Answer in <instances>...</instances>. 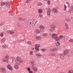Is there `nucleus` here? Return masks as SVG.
Returning a JSON list of instances; mask_svg holds the SVG:
<instances>
[{"label": "nucleus", "mask_w": 73, "mask_h": 73, "mask_svg": "<svg viewBox=\"0 0 73 73\" xmlns=\"http://www.w3.org/2000/svg\"><path fill=\"white\" fill-rule=\"evenodd\" d=\"M56 28V26L54 25H52L50 26V28L49 29V31L50 32H53L55 29Z\"/></svg>", "instance_id": "nucleus-1"}, {"label": "nucleus", "mask_w": 73, "mask_h": 73, "mask_svg": "<svg viewBox=\"0 0 73 73\" xmlns=\"http://www.w3.org/2000/svg\"><path fill=\"white\" fill-rule=\"evenodd\" d=\"M68 53H69V50H65L63 52V54L64 56H66V55H67L68 54Z\"/></svg>", "instance_id": "nucleus-2"}, {"label": "nucleus", "mask_w": 73, "mask_h": 73, "mask_svg": "<svg viewBox=\"0 0 73 73\" xmlns=\"http://www.w3.org/2000/svg\"><path fill=\"white\" fill-rule=\"evenodd\" d=\"M32 69H33V70L35 72H37L38 71L37 68L36 67H32Z\"/></svg>", "instance_id": "nucleus-3"}, {"label": "nucleus", "mask_w": 73, "mask_h": 73, "mask_svg": "<svg viewBox=\"0 0 73 73\" xmlns=\"http://www.w3.org/2000/svg\"><path fill=\"white\" fill-rule=\"evenodd\" d=\"M60 57L59 58L62 60H64V58H65V57H64V56L62 55V54H59Z\"/></svg>", "instance_id": "nucleus-4"}, {"label": "nucleus", "mask_w": 73, "mask_h": 73, "mask_svg": "<svg viewBox=\"0 0 73 73\" xmlns=\"http://www.w3.org/2000/svg\"><path fill=\"white\" fill-rule=\"evenodd\" d=\"M59 37L61 41H63V40H65V36L62 35H60L59 36Z\"/></svg>", "instance_id": "nucleus-5"}, {"label": "nucleus", "mask_w": 73, "mask_h": 73, "mask_svg": "<svg viewBox=\"0 0 73 73\" xmlns=\"http://www.w3.org/2000/svg\"><path fill=\"white\" fill-rule=\"evenodd\" d=\"M7 68H8V69H9L10 70H12L13 69L12 68V66H11L10 64H8L7 66Z\"/></svg>", "instance_id": "nucleus-6"}, {"label": "nucleus", "mask_w": 73, "mask_h": 73, "mask_svg": "<svg viewBox=\"0 0 73 73\" xmlns=\"http://www.w3.org/2000/svg\"><path fill=\"white\" fill-rule=\"evenodd\" d=\"M7 33H9V34H11V35H13V34H14L15 33V32L14 31L11 30V31H7Z\"/></svg>", "instance_id": "nucleus-7"}, {"label": "nucleus", "mask_w": 73, "mask_h": 73, "mask_svg": "<svg viewBox=\"0 0 73 73\" xmlns=\"http://www.w3.org/2000/svg\"><path fill=\"white\" fill-rule=\"evenodd\" d=\"M52 37L53 38H55L57 36V34L56 33L53 34L51 35Z\"/></svg>", "instance_id": "nucleus-8"}, {"label": "nucleus", "mask_w": 73, "mask_h": 73, "mask_svg": "<svg viewBox=\"0 0 73 73\" xmlns=\"http://www.w3.org/2000/svg\"><path fill=\"white\" fill-rule=\"evenodd\" d=\"M28 22V23L29 24V25L31 26V27H33V22L31 21V20H29Z\"/></svg>", "instance_id": "nucleus-9"}, {"label": "nucleus", "mask_w": 73, "mask_h": 73, "mask_svg": "<svg viewBox=\"0 0 73 73\" xmlns=\"http://www.w3.org/2000/svg\"><path fill=\"white\" fill-rule=\"evenodd\" d=\"M39 28L42 31H43L44 29H45V27L42 25L40 26L39 27Z\"/></svg>", "instance_id": "nucleus-10"}, {"label": "nucleus", "mask_w": 73, "mask_h": 73, "mask_svg": "<svg viewBox=\"0 0 73 73\" xmlns=\"http://www.w3.org/2000/svg\"><path fill=\"white\" fill-rule=\"evenodd\" d=\"M50 12H51V10H50V9L49 8L48 9V11H47V14L48 16H50Z\"/></svg>", "instance_id": "nucleus-11"}, {"label": "nucleus", "mask_w": 73, "mask_h": 73, "mask_svg": "<svg viewBox=\"0 0 73 73\" xmlns=\"http://www.w3.org/2000/svg\"><path fill=\"white\" fill-rule=\"evenodd\" d=\"M35 32L38 34V33H40V31L39 29H37L35 30Z\"/></svg>", "instance_id": "nucleus-12"}, {"label": "nucleus", "mask_w": 73, "mask_h": 73, "mask_svg": "<svg viewBox=\"0 0 73 73\" xmlns=\"http://www.w3.org/2000/svg\"><path fill=\"white\" fill-rule=\"evenodd\" d=\"M58 50V49L56 48H53L52 50V51L53 52H57Z\"/></svg>", "instance_id": "nucleus-13"}, {"label": "nucleus", "mask_w": 73, "mask_h": 73, "mask_svg": "<svg viewBox=\"0 0 73 73\" xmlns=\"http://www.w3.org/2000/svg\"><path fill=\"white\" fill-rule=\"evenodd\" d=\"M52 11H53L54 13H57L58 12V11L57 10V9H56L54 8L52 9Z\"/></svg>", "instance_id": "nucleus-14"}, {"label": "nucleus", "mask_w": 73, "mask_h": 73, "mask_svg": "<svg viewBox=\"0 0 73 73\" xmlns=\"http://www.w3.org/2000/svg\"><path fill=\"white\" fill-rule=\"evenodd\" d=\"M5 70V69L4 68H0V71L1 72H4Z\"/></svg>", "instance_id": "nucleus-15"}, {"label": "nucleus", "mask_w": 73, "mask_h": 73, "mask_svg": "<svg viewBox=\"0 0 73 73\" xmlns=\"http://www.w3.org/2000/svg\"><path fill=\"white\" fill-rule=\"evenodd\" d=\"M36 38L38 40H41V38L40 36H37L36 37Z\"/></svg>", "instance_id": "nucleus-16"}, {"label": "nucleus", "mask_w": 73, "mask_h": 73, "mask_svg": "<svg viewBox=\"0 0 73 73\" xmlns=\"http://www.w3.org/2000/svg\"><path fill=\"white\" fill-rule=\"evenodd\" d=\"M38 13L39 14H41L42 13V10L41 9H39L38 10Z\"/></svg>", "instance_id": "nucleus-17"}, {"label": "nucleus", "mask_w": 73, "mask_h": 73, "mask_svg": "<svg viewBox=\"0 0 73 73\" xmlns=\"http://www.w3.org/2000/svg\"><path fill=\"white\" fill-rule=\"evenodd\" d=\"M55 43L56 44V45L57 46H60V43L58 42H56Z\"/></svg>", "instance_id": "nucleus-18"}, {"label": "nucleus", "mask_w": 73, "mask_h": 73, "mask_svg": "<svg viewBox=\"0 0 73 73\" xmlns=\"http://www.w3.org/2000/svg\"><path fill=\"white\" fill-rule=\"evenodd\" d=\"M2 61H3V62H8V60H5V59H2Z\"/></svg>", "instance_id": "nucleus-19"}, {"label": "nucleus", "mask_w": 73, "mask_h": 73, "mask_svg": "<svg viewBox=\"0 0 73 73\" xmlns=\"http://www.w3.org/2000/svg\"><path fill=\"white\" fill-rule=\"evenodd\" d=\"M34 62L33 61H31V64L32 65V67L35 66V64H34Z\"/></svg>", "instance_id": "nucleus-20"}, {"label": "nucleus", "mask_w": 73, "mask_h": 73, "mask_svg": "<svg viewBox=\"0 0 73 73\" xmlns=\"http://www.w3.org/2000/svg\"><path fill=\"white\" fill-rule=\"evenodd\" d=\"M65 26L66 29H68V28H69V26H68V24H67V23H65Z\"/></svg>", "instance_id": "nucleus-21"}, {"label": "nucleus", "mask_w": 73, "mask_h": 73, "mask_svg": "<svg viewBox=\"0 0 73 73\" xmlns=\"http://www.w3.org/2000/svg\"><path fill=\"white\" fill-rule=\"evenodd\" d=\"M5 58L6 59V60H7L8 61V60H9V56L7 55L5 56Z\"/></svg>", "instance_id": "nucleus-22"}, {"label": "nucleus", "mask_w": 73, "mask_h": 73, "mask_svg": "<svg viewBox=\"0 0 73 73\" xmlns=\"http://www.w3.org/2000/svg\"><path fill=\"white\" fill-rule=\"evenodd\" d=\"M5 4H6V5L7 6H8L10 5V3L8 2H6Z\"/></svg>", "instance_id": "nucleus-23"}, {"label": "nucleus", "mask_w": 73, "mask_h": 73, "mask_svg": "<svg viewBox=\"0 0 73 73\" xmlns=\"http://www.w3.org/2000/svg\"><path fill=\"white\" fill-rule=\"evenodd\" d=\"M20 57L19 56H17L16 58V60L17 61H20Z\"/></svg>", "instance_id": "nucleus-24"}, {"label": "nucleus", "mask_w": 73, "mask_h": 73, "mask_svg": "<svg viewBox=\"0 0 73 73\" xmlns=\"http://www.w3.org/2000/svg\"><path fill=\"white\" fill-rule=\"evenodd\" d=\"M18 66H17L16 65H14V68L15 69H19V67Z\"/></svg>", "instance_id": "nucleus-25"}, {"label": "nucleus", "mask_w": 73, "mask_h": 73, "mask_svg": "<svg viewBox=\"0 0 73 73\" xmlns=\"http://www.w3.org/2000/svg\"><path fill=\"white\" fill-rule=\"evenodd\" d=\"M68 12L70 13H73V10H71V9H69L68 10Z\"/></svg>", "instance_id": "nucleus-26"}, {"label": "nucleus", "mask_w": 73, "mask_h": 73, "mask_svg": "<svg viewBox=\"0 0 73 73\" xmlns=\"http://www.w3.org/2000/svg\"><path fill=\"white\" fill-rule=\"evenodd\" d=\"M42 37H46V36H47V34H46V33L42 34Z\"/></svg>", "instance_id": "nucleus-27"}, {"label": "nucleus", "mask_w": 73, "mask_h": 73, "mask_svg": "<svg viewBox=\"0 0 73 73\" xmlns=\"http://www.w3.org/2000/svg\"><path fill=\"white\" fill-rule=\"evenodd\" d=\"M1 42L4 43V42L5 41V38H3L1 40Z\"/></svg>", "instance_id": "nucleus-28"}, {"label": "nucleus", "mask_w": 73, "mask_h": 73, "mask_svg": "<svg viewBox=\"0 0 73 73\" xmlns=\"http://www.w3.org/2000/svg\"><path fill=\"white\" fill-rule=\"evenodd\" d=\"M67 73H73V70H69Z\"/></svg>", "instance_id": "nucleus-29"}, {"label": "nucleus", "mask_w": 73, "mask_h": 73, "mask_svg": "<svg viewBox=\"0 0 73 73\" xmlns=\"http://www.w3.org/2000/svg\"><path fill=\"white\" fill-rule=\"evenodd\" d=\"M67 8V6H66V5H64V10L65 11H66V8Z\"/></svg>", "instance_id": "nucleus-30"}, {"label": "nucleus", "mask_w": 73, "mask_h": 73, "mask_svg": "<svg viewBox=\"0 0 73 73\" xmlns=\"http://www.w3.org/2000/svg\"><path fill=\"white\" fill-rule=\"evenodd\" d=\"M54 40L55 41H58V40H59V39H58V37H57V36L55 37V38H54Z\"/></svg>", "instance_id": "nucleus-31"}, {"label": "nucleus", "mask_w": 73, "mask_h": 73, "mask_svg": "<svg viewBox=\"0 0 73 73\" xmlns=\"http://www.w3.org/2000/svg\"><path fill=\"white\" fill-rule=\"evenodd\" d=\"M51 55L52 56H55V55H56V53H55V52H51Z\"/></svg>", "instance_id": "nucleus-32"}, {"label": "nucleus", "mask_w": 73, "mask_h": 73, "mask_svg": "<svg viewBox=\"0 0 73 73\" xmlns=\"http://www.w3.org/2000/svg\"><path fill=\"white\" fill-rule=\"evenodd\" d=\"M42 4L41 2H39L37 3V5L38 6H41V5H42Z\"/></svg>", "instance_id": "nucleus-33"}, {"label": "nucleus", "mask_w": 73, "mask_h": 73, "mask_svg": "<svg viewBox=\"0 0 73 73\" xmlns=\"http://www.w3.org/2000/svg\"><path fill=\"white\" fill-rule=\"evenodd\" d=\"M36 56H37V57H41L42 56L41 54H38V53H37L36 54Z\"/></svg>", "instance_id": "nucleus-34"}, {"label": "nucleus", "mask_w": 73, "mask_h": 73, "mask_svg": "<svg viewBox=\"0 0 73 73\" xmlns=\"http://www.w3.org/2000/svg\"><path fill=\"white\" fill-rule=\"evenodd\" d=\"M35 47H36V48H39V47H40V45L39 44H36L35 45Z\"/></svg>", "instance_id": "nucleus-35"}, {"label": "nucleus", "mask_w": 73, "mask_h": 73, "mask_svg": "<svg viewBox=\"0 0 73 73\" xmlns=\"http://www.w3.org/2000/svg\"><path fill=\"white\" fill-rule=\"evenodd\" d=\"M29 54L31 56L33 55V52L32 51H31L30 52Z\"/></svg>", "instance_id": "nucleus-36"}, {"label": "nucleus", "mask_w": 73, "mask_h": 73, "mask_svg": "<svg viewBox=\"0 0 73 73\" xmlns=\"http://www.w3.org/2000/svg\"><path fill=\"white\" fill-rule=\"evenodd\" d=\"M15 65H17V66H19V65H20V63L19 62H17L15 63Z\"/></svg>", "instance_id": "nucleus-37"}, {"label": "nucleus", "mask_w": 73, "mask_h": 73, "mask_svg": "<svg viewBox=\"0 0 73 73\" xmlns=\"http://www.w3.org/2000/svg\"><path fill=\"white\" fill-rule=\"evenodd\" d=\"M27 43L28 45H32V43L30 41H28L27 42Z\"/></svg>", "instance_id": "nucleus-38"}, {"label": "nucleus", "mask_w": 73, "mask_h": 73, "mask_svg": "<svg viewBox=\"0 0 73 73\" xmlns=\"http://www.w3.org/2000/svg\"><path fill=\"white\" fill-rule=\"evenodd\" d=\"M1 5L2 6H3V5H4L5 4V3L3 2H1Z\"/></svg>", "instance_id": "nucleus-39"}, {"label": "nucleus", "mask_w": 73, "mask_h": 73, "mask_svg": "<svg viewBox=\"0 0 73 73\" xmlns=\"http://www.w3.org/2000/svg\"><path fill=\"white\" fill-rule=\"evenodd\" d=\"M32 0H27V1H26V3H29Z\"/></svg>", "instance_id": "nucleus-40"}, {"label": "nucleus", "mask_w": 73, "mask_h": 73, "mask_svg": "<svg viewBox=\"0 0 73 73\" xmlns=\"http://www.w3.org/2000/svg\"><path fill=\"white\" fill-rule=\"evenodd\" d=\"M65 20L67 21V22H69L70 21V19H65Z\"/></svg>", "instance_id": "nucleus-41"}, {"label": "nucleus", "mask_w": 73, "mask_h": 73, "mask_svg": "<svg viewBox=\"0 0 73 73\" xmlns=\"http://www.w3.org/2000/svg\"><path fill=\"white\" fill-rule=\"evenodd\" d=\"M47 4L48 5H50V1L48 0H47Z\"/></svg>", "instance_id": "nucleus-42"}, {"label": "nucleus", "mask_w": 73, "mask_h": 73, "mask_svg": "<svg viewBox=\"0 0 73 73\" xmlns=\"http://www.w3.org/2000/svg\"><path fill=\"white\" fill-rule=\"evenodd\" d=\"M0 36L1 37H3L4 36V33H1L0 34Z\"/></svg>", "instance_id": "nucleus-43"}, {"label": "nucleus", "mask_w": 73, "mask_h": 73, "mask_svg": "<svg viewBox=\"0 0 73 73\" xmlns=\"http://www.w3.org/2000/svg\"><path fill=\"white\" fill-rule=\"evenodd\" d=\"M69 42H73V40L72 39H70L69 40Z\"/></svg>", "instance_id": "nucleus-44"}, {"label": "nucleus", "mask_w": 73, "mask_h": 73, "mask_svg": "<svg viewBox=\"0 0 73 73\" xmlns=\"http://www.w3.org/2000/svg\"><path fill=\"white\" fill-rule=\"evenodd\" d=\"M46 50V49L45 48H42L41 49V50H42V51L43 52H44Z\"/></svg>", "instance_id": "nucleus-45"}, {"label": "nucleus", "mask_w": 73, "mask_h": 73, "mask_svg": "<svg viewBox=\"0 0 73 73\" xmlns=\"http://www.w3.org/2000/svg\"><path fill=\"white\" fill-rule=\"evenodd\" d=\"M4 23H1L0 25L1 26H3L4 25Z\"/></svg>", "instance_id": "nucleus-46"}, {"label": "nucleus", "mask_w": 73, "mask_h": 73, "mask_svg": "<svg viewBox=\"0 0 73 73\" xmlns=\"http://www.w3.org/2000/svg\"><path fill=\"white\" fill-rule=\"evenodd\" d=\"M70 9L71 10H73V6H71L70 7Z\"/></svg>", "instance_id": "nucleus-47"}, {"label": "nucleus", "mask_w": 73, "mask_h": 73, "mask_svg": "<svg viewBox=\"0 0 73 73\" xmlns=\"http://www.w3.org/2000/svg\"><path fill=\"white\" fill-rule=\"evenodd\" d=\"M42 16H43L41 14H40L39 15V17L40 18H42Z\"/></svg>", "instance_id": "nucleus-48"}, {"label": "nucleus", "mask_w": 73, "mask_h": 73, "mask_svg": "<svg viewBox=\"0 0 73 73\" xmlns=\"http://www.w3.org/2000/svg\"><path fill=\"white\" fill-rule=\"evenodd\" d=\"M66 4H68V7H70V5L69 2H66Z\"/></svg>", "instance_id": "nucleus-49"}, {"label": "nucleus", "mask_w": 73, "mask_h": 73, "mask_svg": "<svg viewBox=\"0 0 73 73\" xmlns=\"http://www.w3.org/2000/svg\"><path fill=\"white\" fill-rule=\"evenodd\" d=\"M19 61L20 64H21V63H23V60H20Z\"/></svg>", "instance_id": "nucleus-50"}, {"label": "nucleus", "mask_w": 73, "mask_h": 73, "mask_svg": "<svg viewBox=\"0 0 73 73\" xmlns=\"http://www.w3.org/2000/svg\"><path fill=\"white\" fill-rule=\"evenodd\" d=\"M7 46H6V45L5 44L3 46V48H5V47H6Z\"/></svg>", "instance_id": "nucleus-51"}, {"label": "nucleus", "mask_w": 73, "mask_h": 73, "mask_svg": "<svg viewBox=\"0 0 73 73\" xmlns=\"http://www.w3.org/2000/svg\"><path fill=\"white\" fill-rule=\"evenodd\" d=\"M27 70L29 72H30V71H31V69H30V68L29 67L28 68Z\"/></svg>", "instance_id": "nucleus-52"}, {"label": "nucleus", "mask_w": 73, "mask_h": 73, "mask_svg": "<svg viewBox=\"0 0 73 73\" xmlns=\"http://www.w3.org/2000/svg\"><path fill=\"white\" fill-rule=\"evenodd\" d=\"M35 49L36 50H37V51H38L39 50V49L38 48H35Z\"/></svg>", "instance_id": "nucleus-53"}, {"label": "nucleus", "mask_w": 73, "mask_h": 73, "mask_svg": "<svg viewBox=\"0 0 73 73\" xmlns=\"http://www.w3.org/2000/svg\"><path fill=\"white\" fill-rule=\"evenodd\" d=\"M19 20H20V21H21V20H22V18H21V17H19Z\"/></svg>", "instance_id": "nucleus-54"}, {"label": "nucleus", "mask_w": 73, "mask_h": 73, "mask_svg": "<svg viewBox=\"0 0 73 73\" xmlns=\"http://www.w3.org/2000/svg\"><path fill=\"white\" fill-rule=\"evenodd\" d=\"M25 20V18H23V19H22V21H24Z\"/></svg>", "instance_id": "nucleus-55"}, {"label": "nucleus", "mask_w": 73, "mask_h": 73, "mask_svg": "<svg viewBox=\"0 0 73 73\" xmlns=\"http://www.w3.org/2000/svg\"><path fill=\"white\" fill-rule=\"evenodd\" d=\"M29 73H33V72L32 71H30L29 72Z\"/></svg>", "instance_id": "nucleus-56"}, {"label": "nucleus", "mask_w": 73, "mask_h": 73, "mask_svg": "<svg viewBox=\"0 0 73 73\" xmlns=\"http://www.w3.org/2000/svg\"><path fill=\"white\" fill-rule=\"evenodd\" d=\"M2 7L1 6H0V9H2Z\"/></svg>", "instance_id": "nucleus-57"}, {"label": "nucleus", "mask_w": 73, "mask_h": 73, "mask_svg": "<svg viewBox=\"0 0 73 73\" xmlns=\"http://www.w3.org/2000/svg\"><path fill=\"white\" fill-rule=\"evenodd\" d=\"M34 49H35V48H33L32 49V50H34Z\"/></svg>", "instance_id": "nucleus-58"}]
</instances>
